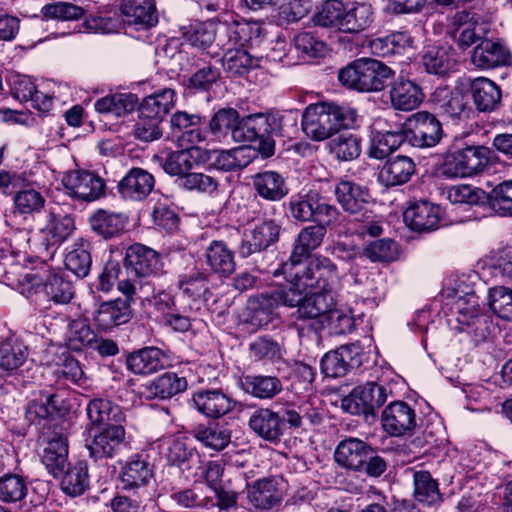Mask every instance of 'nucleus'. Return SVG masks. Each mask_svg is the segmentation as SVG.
I'll use <instances>...</instances> for the list:
<instances>
[{"label":"nucleus","mask_w":512,"mask_h":512,"mask_svg":"<svg viewBox=\"0 0 512 512\" xmlns=\"http://www.w3.org/2000/svg\"><path fill=\"white\" fill-rule=\"evenodd\" d=\"M282 273L294 277V284L311 290L306 303L300 308L303 315H322L335 305L334 287L338 282L337 266L327 257H314L292 268L282 266Z\"/></svg>","instance_id":"obj_1"},{"label":"nucleus","mask_w":512,"mask_h":512,"mask_svg":"<svg viewBox=\"0 0 512 512\" xmlns=\"http://www.w3.org/2000/svg\"><path fill=\"white\" fill-rule=\"evenodd\" d=\"M356 118V110L349 106L320 102L305 108L301 125L308 138L324 141L342 128L353 127Z\"/></svg>","instance_id":"obj_2"},{"label":"nucleus","mask_w":512,"mask_h":512,"mask_svg":"<svg viewBox=\"0 0 512 512\" xmlns=\"http://www.w3.org/2000/svg\"><path fill=\"white\" fill-rule=\"evenodd\" d=\"M393 70L379 60L359 58L338 72L339 82L360 92L381 91L392 78Z\"/></svg>","instance_id":"obj_3"},{"label":"nucleus","mask_w":512,"mask_h":512,"mask_svg":"<svg viewBox=\"0 0 512 512\" xmlns=\"http://www.w3.org/2000/svg\"><path fill=\"white\" fill-rule=\"evenodd\" d=\"M488 149L482 146H469L464 149L447 151L436 164L437 173L447 179L474 176L486 167Z\"/></svg>","instance_id":"obj_4"},{"label":"nucleus","mask_w":512,"mask_h":512,"mask_svg":"<svg viewBox=\"0 0 512 512\" xmlns=\"http://www.w3.org/2000/svg\"><path fill=\"white\" fill-rule=\"evenodd\" d=\"M125 435L121 424H111L102 429L88 428L85 446L89 457L98 462L117 456L126 447Z\"/></svg>","instance_id":"obj_5"},{"label":"nucleus","mask_w":512,"mask_h":512,"mask_svg":"<svg viewBox=\"0 0 512 512\" xmlns=\"http://www.w3.org/2000/svg\"><path fill=\"white\" fill-rule=\"evenodd\" d=\"M65 193L70 197L93 202L105 195V181L95 172L88 170H72L62 178Z\"/></svg>","instance_id":"obj_6"},{"label":"nucleus","mask_w":512,"mask_h":512,"mask_svg":"<svg viewBox=\"0 0 512 512\" xmlns=\"http://www.w3.org/2000/svg\"><path fill=\"white\" fill-rule=\"evenodd\" d=\"M405 126L408 142L414 147H433L442 138L443 130L440 121L427 111L412 114Z\"/></svg>","instance_id":"obj_7"},{"label":"nucleus","mask_w":512,"mask_h":512,"mask_svg":"<svg viewBox=\"0 0 512 512\" xmlns=\"http://www.w3.org/2000/svg\"><path fill=\"white\" fill-rule=\"evenodd\" d=\"M25 279L36 288V292H42L47 300L56 304H67L74 297V286L64 275L55 269L38 273L26 274Z\"/></svg>","instance_id":"obj_8"},{"label":"nucleus","mask_w":512,"mask_h":512,"mask_svg":"<svg viewBox=\"0 0 512 512\" xmlns=\"http://www.w3.org/2000/svg\"><path fill=\"white\" fill-rule=\"evenodd\" d=\"M281 225L274 219H266L244 233L239 246V255L247 258L254 253L266 250L278 242Z\"/></svg>","instance_id":"obj_9"},{"label":"nucleus","mask_w":512,"mask_h":512,"mask_svg":"<svg viewBox=\"0 0 512 512\" xmlns=\"http://www.w3.org/2000/svg\"><path fill=\"white\" fill-rule=\"evenodd\" d=\"M41 461L55 478L61 477L69 467L68 437L63 425L55 426L47 437V445L43 449Z\"/></svg>","instance_id":"obj_10"},{"label":"nucleus","mask_w":512,"mask_h":512,"mask_svg":"<svg viewBox=\"0 0 512 512\" xmlns=\"http://www.w3.org/2000/svg\"><path fill=\"white\" fill-rule=\"evenodd\" d=\"M447 33L460 49L465 50L486 36L488 25L476 14L462 11L453 16Z\"/></svg>","instance_id":"obj_11"},{"label":"nucleus","mask_w":512,"mask_h":512,"mask_svg":"<svg viewBox=\"0 0 512 512\" xmlns=\"http://www.w3.org/2000/svg\"><path fill=\"white\" fill-rule=\"evenodd\" d=\"M381 422L391 436H403L416 427V413L408 403L393 401L382 411Z\"/></svg>","instance_id":"obj_12"},{"label":"nucleus","mask_w":512,"mask_h":512,"mask_svg":"<svg viewBox=\"0 0 512 512\" xmlns=\"http://www.w3.org/2000/svg\"><path fill=\"white\" fill-rule=\"evenodd\" d=\"M361 364L360 347L356 344L344 345L327 352L321 359V371L327 377H342L349 369Z\"/></svg>","instance_id":"obj_13"},{"label":"nucleus","mask_w":512,"mask_h":512,"mask_svg":"<svg viewBox=\"0 0 512 512\" xmlns=\"http://www.w3.org/2000/svg\"><path fill=\"white\" fill-rule=\"evenodd\" d=\"M124 263L126 271L133 275L151 278L162 271L160 255L142 244H133L127 248Z\"/></svg>","instance_id":"obj_14"},{"label":"nucleus","mask_w":512,"mask_h":512,"mask_svg":"<svg viewBox=\"0 0 512 512\" xmlns=\"http://www.w3.org/2000/svg\"><path fill=\"white\" fill-rule=\"evenodd\" d=\"M200 122L201 117L198 114L177 111L170 118L171 134L182 147L196 146L204 140Z\"/></svg>","instance_id":"obj_15"},{"label":"nucleus","mask_w":512,"mask_h":512,"mask_svg":"<svg viewBox=\"0 0 512 512\" xmlns=\"http://www.w3.org/2000/svg\"><path fill=\"white\" fill-rule=\"evenodd\" d=\"M154 185L155 178L151 173L134 167L119 181L117 189L124 199L142 201L152 192Z\"/></svg>","instance_id":"obj_16"},{"label":"nucleus","mask_w":512,"mask_h":512,"mask_svg":"<svg viewBox=\"0 0 512 512\" xmlns=\"http://www.w3.org/2000/svg\"><path fill=\"white\" fill-rule=\"evenodd\" d=\"M334 195L342 209L351 215L364 213L370 201L368 189L348 180L335 185Z\"/></svg>","instance_id":"obj_17"},{"label":"nucleus","mask_w":512,"mask_h":512,"mask_svg":"<svg viewBox=\"0 0 512 512\" xmlns=\"http://www.w3.org/2000/svg\"><path fill=\"white\" fill-rule=\"evenodd\" d=\"M404 221L412 230L427 232L439 227L440 207L428 201L411 203L404 212Z\"/></svg>","instance_id":"obj_18"},{"label":"nucleus","mask_w":512,"mask_h":512,"mask_svg":"<svg viewBox=\"0 0 512 512\" xmlns=\"http://www.w3.org/2000/svg\"><path fill=\"white\" fill-rule=\"evenodd\" d=\"M372 447L358 438H347L342 440L334 452L335 461L343 468L352 471H362L367 460L368 454H371Z\"/></svg>","instance_id":"obj_19"},{"label":"nucleus","mask_w":512,"mask_h":512,"mask_svg":"<svg viewBox=\"0 0 512 512\" xmlns=\"http://www.w3.org/2000/svg\"><path fill=\"white\" fill-rule=\"evenodd\" d=\"M248 424L260 438L272 443L280 441L285 430L280 415L269 408H258L253 411Z\"/></svg>","instance_id":"obj_20"},{"label":"nucleus","mask_w":512,"mask_h":512,"mask_svg":"<svg viewBox=\"0 0 512 512\" xmlns=\"http://www.w3.org/2000/svg\"><path fill=\"white\" fill-rule=\"evenodd\" d=\"M132 318V309L128 301L117 298L103 302L94 313V323L102 331L128 323Z\"/></svg>","instance_id":"obj_21"},{"label":"nucleus","mask_w":512,"mask_h":512,"mask_svg":"<svg viewBox=\"0 0 512 512\" xmlns=\"http://www.w3.org/2000/svg\"><path fill=\"white\" fill-rule=\"evenodd\" d=\"M119 10L125 22L141 29L158 23L155 0H122Z\"/></svg>","instance_id":"obj_22"},{"label":"nucleus","mask_w":512,"mask_h":512,"mask_svg":"<svg viewBox=\"0 0 512 512\" xmlns=\"http://www.w3.org/2000/svg\"><path fill=\"white\" fill-rule=\"evenodd\" d=\"M127 368L136 375H149L168 365L166 354L157 347H145L127 356Z\"/></svg>","instance_id":"obj_23"},{"label":"nucleus","mask_w":512,"mask_h":512,"mask_svg":"<svg viewBox=\"0 0 512 512\" xmlns=\"http://www.w3.org/2000/svg\"><path fill=\"white\" fill-rule=\"evenodd\" d=\"M326 235L324 225H309L301 229L295 240L292 254L289 261L283 263L285 271L288 267L302 262V259L308 257L310 253L317 249L323 242Z\"/></svg>","instance_id":"obj_24"},{"label":"nucleus","mask_w":512,"mask_h":512,"mask_svg":"<svg viewBox=\"0 0 512 512\" xmlns=\"http://www.w3.org/2000/svg\"><path fill=\"white\" fill-rule=\"evenodd\" d=\"M28 347L15 336L0 341V373L4 377L15 374L27 361Z\"/></svg>","instance_id":"obj_25"},{"label":"nucleus","mask_w":512,"mask_h":512,"mask_svg":"<svg viewBox=\"0 0 512 512\" xmlns=\"http://www.w3.org/2000/svg\"><path fill=\"white\" fill-rule=\"evenodd\" d=\"M203 151L197 146H185L177 151L169 152L162 160L163 170L177 179L189 175L194 165L202 158Z\"/></svg>","instance_id":"obj_26"},{"label":"nucleus","mask_w":512,"mask_h":512,"mask_svg":"<svg viewBox=\"0 0 512 512\" xmlns=\"http://www.w3.org/2000/svg\"><path fill=\"white\" fill-rule=\"evenodd\" d=\"M192 400L196 409L209 418H220L233 408L232 400L219 389L198 391Z\"/></svg>","instance_id":"obj_27"},{"label":"nucleus","mask_w":512,"mask_h":512,"mask_svg":"<svg viewBox=\"0 0 512 512\" xmlns=\"http://www.w3.org/2000/svg\"><path fill=\"white\" fill-rule=\"evenodd\" d=\"M121 482L124 489H139L147 486L153 480V469L147 456H133L121 470Z\"/></svg>","instance_id":"obj_28"},{"label":"nucleus","mask_w":512,"mask_h":512,"mask_svg":"<svg viewBox=\"0 0 512 512\" xmlns=\"http://www.w3.org/2000/svg\"><path fill=\"white\" fill-rule=\"evenodd\" d=\"M471 60L480 69H492L508 64L510 53L500 43L483 39L473 50Z\"/></svg>","instance_id":"obj_29"},{"label":"nucleus","mask_w":512,"mask_h":512,"mask_svg":"<svg viewBox=\"0 0 512 512\" xmlns=\"http://www.w3.org/2000/svg\"><path fill=\"white\" fill-rule=\"evenodd\" d=\"M86 412L90 421L89 428L121 424L125 420L121 407L107 398L91 399L87 404Z\"/></svg>","instance_id":"obj_30"},{"label":"nucleus","mask_w":512,"mask_h":512,"mask_svg":"<svg viewBox=\"0 0 512 512\" xmlns=\"http://www.w3.org/2000/svg\"><path fill=\"white\" fill-rule=\"evenodd\" d=\"M252 184L258 196L272 202L282 200L289 191L284 177L272 170L255 174Z\"/></svg>","instance_id":"obj_31"},{"label":"nucleus","mask_w":512,"mask_h":512,"mask_svg":"<svg viewBox=\"0 0 512 512\" xmlns=\"http://www.w3.org/2000/svg\"><path fill=\"white\" fill-rule=\"evenodd\" d=\"M470 90L473 102L480 112H491L501 103V90L492 80L478 77L472 80Z\"/></svg>","instance_id":"obj_32"},{"label":"nucleus","mask_w":512,"mask_h":512,"mask_svg":"<svg viewBox=\"0 0 512 512\" xmlns=\"http://www.w3.org/2000/svg\"><path fill=\"white\" fill-rule=\"evenodd\" d=\"M228 42L242 49H253L263 39V28L258 22H233L226 27Z\"/></svg>","instance_id":"obj_33"},{"label":"nucleus","mask_w":512,"mask_h":512,"mask_svg":"<svg viewBox=\"0 0 512 512\" xmlns=\"http://www.w3.org/2000/svg\"><path fill=\"white\" fill-rule=\"evenodd\" d=\"M404 141H408V137L403 128L387 131L373 129L369 155L374 159H384L397 150Z\"/></svg>","instance_id":"obj_34"},{"label":"nucleus","mask_w":512,"mask_h":512,"mask_svg":"<svg viewBox=\"0 0 512 512\" xmlns=\"http://www.w3.org/2000/svg\"><path fill=\"white\" fill-rule=\"evenodd\" d=\"M271 135L270 112L255 113L243 117L234 131L235 142H254Z\"/></svg>","instance_id":"obj_35"},{"label":"nucleus","mask_w":512,"mask_h":512,"mask_svg":"<svg viewBox=\"0 0 512 512\" xmlns=\"http://www.w3.org/2000/svg\"><path fill=\"white\" fill-rule=\"evenodd\" d=\"M206 264L211 271L228 277L235 270L234 252L222 240H213L205 250Z\"/></svg>","instance_id":"obj_36"},{"label":"nucleus","mask_w":512,"mask_h":512,"mask_svg":"<svg viewBox=\"0 0 512 512\" xmlns=\"http://www.w3.org/2000/svg\"><path fill=\"white\" fill-rule=\"evenodd\" d=\"M277 485V481L273 478L257 480L247 488L249 502L258 509H270L277 505L282 499Z\"/></svg>","instance_id":"obj_37"},{"label":"nucleus","mask_w":512,"mask_h":512,"mask_svg":"<svg viewBox=\"0 0 512 512\" xmlns=\"http://www.w3.org/2000/svg\"><path fill=\"white\" fill-rule=\"evenodd\" d=\"M414 172L413 160L410 157L398 155L385 162L379 178L386 186H397L408 182Z\"/></svg>","instance_id":"obj_38"},{"label":"nucleus","mask_w":512,"mask_h":512,"mask_svg":"<svg viewBox=\"0 0 512 512\" xmlns=\"http://www.w3.org/2000/svg\"><path fill=\"white\" fill-rule=\"evenodd\" d=\"M175 105V91L170 88L160 90L143 99L138 108L145 119L163 121Z\"/></svg>","instance_id":"obj_39"},{"label":"nucleus","mask_w":512,"mask_h":512,"mask_svg":"<svg viewBox=\"0 0 512 512\" xmlns=\"http://www.w3.org/2000/svg\"><path fill=\"white\" fill-rule=\"evenodd\" d=\"M423 94L418 85L406 79H398L390 89V101L395 109L410 111L422 102Z\"/></svg>","instance_id":"obj_40"},{"label":"nucleus","mask_w":512,"mask_h":512,"mask_svg":"<svg viewBox=\"0 0 512 512\" xmlns=\"http://www.w3.org/2000/svg\"><path fill=\"white\" fill-rule=\"evenodd\" d=\"M127 277L119 280L118 282V290L121 292L125 299L124 301H128L129 305L131 303L136 302L137 300L151 301V296L155 291L154 284L150 277L133 275L132 272L126 271Z\"/></svg>","instance_id":"obj_41"},{"label":"nucleus","mask_w":512,"mask_h":512,"mask_svg":"<svg viewBox=\"0 0 512 512\" xmlns=\"http://www.w3.org/2000/svg\"><path fill=\"white\" fill-rule=\"evenodd\" d=\"M260 58L248 49L235 46L227 48L222 56V66L231 76H242L259 66Z\"/></svg>","instance_id":"obj_42"},{"label":"nucleus","mask_w":512,"mask_h":512,"mask_svg":"<svg viewBox=\"0 0 512 512\" xmlns=\"http://www.w3.org/2000/svg\"><path fill=\"white\" fill-rule=\"evenodd\" d=\"M290 286L282 289L275 290L271 292L273 299L276 302L277 307L279 305H284L290 308H296L294 315L296 319L306 321V320H315L318 319L320 315H303L300 312V308L304 306L306 300H308L309 295L306 293L304 287H298L294 284V277H290Z\"/></svg>","instance_id":"obj_43"},{"label":"nucleus","mask_w":512,"mask_h":512,"mask_svg":"<svg viewBox=\"0 0 512 512\" xmlns=\"http://www.w3.org/2000/svg\"><path fill=\"white\" fill-rule=\"evenodd\" d=\"M374 19L372 5L366 2L354 3L350 8L344 5L341 32L359 33L367 29Z\"/></svg>","instance_id":"obj_44"},{"label":"nucleus","mask_w":512,"mask_h":512,"mask_svg":"<svg viewBox=\"0 0 512 512\" xmlns=\"http://www.w3.org/2000/svg\"><path fill=\"white\" fill-rule=\"evenodd\" d=\"M74 229V218L71 215L50 211L41 232L51 246H58L70 237Z\"/></svg>","instance_id":"obj_45"},{"label":"nucleus","mask_w":512,"mask_h":512,"mask_svg":"<svg viewBox=\"0 0 512 512\" xmlns=\"http://www.w3.org/2000/svg\"><path fill=\"white\" fill-rule=\"evenodd\" d=\"M413 496L416 501L424 505L433 506L443 501L439 485L430 472L419 470L413 473Z\"/></svg>","instance_id":"obj_46"},{"label":"nucleus","mask_w":512,"mask_h":512,"mask_svg":"<svg viewBox=\"0 0 512 512\" xmlns=\"http://www.w3.org/2000/svg\"><path fill=\"white\" fill-rule=\"evenodd\" d=\"M253 159L252 150L241 146L230 150L214 152L211 166L220 171H236L247 167Z\"/></svg>","instance_id":"obj_47"},{"label":"nucleus","mask_w":512,"mask_h":512,"mask_svg":"<svg viewBox=\"0 0 512 512\" xmlns=\"http://www.w3.org/2000/svg\"><path fill=\"white\" fill-rule=\"evenodd\" d=\"M91 244L88 240L78 239L65 256V267L79 278L86 277L91 269Z\"/></svg>","instance_id":"obj_48"},{"label":"nucleus","mask_w":512,"mask_h":512,"mask_svg":"<svg viewBox=\"0 0 512 512\" xmlns=\"http://www.w3.org/2000/svg\"><path fill=\"white\" fill-rule=\"evenodd\" d=\"M138 103V98L132 93H115L98 99L94 108L102 114L122 117L131 113Z\"/></svg>","instance_id":"obj_49"},{"label":"nucleus","mask_w":512,"mask_h":512,"mask_svg":"<svg viewBox=\"0 0 512 512\" xmlns=\"http://www.w3.org/2000/svg\"><path fill=\"white\" fill-rule=\"evenodd\" d=\"M422 61L428 73L440 76L446 75L456 64L452 49L446 46L428 47Z\"/></svg>","instance_id":"obj_50"},{"label":"nucleus","mask_w":512,"mask_h":512,"mask_svg":"<svg viewBox=\"0 0 512 512\" xmlns=\"http://www.w3.org/2000/svg\"><path fill=\"white\" fill-rule=\"evenodd\" d=\"M191 434L205 447L220 451L228 446L231 440V432L219 424L197 425L192 428Z\"/></svg>","instance_id":"obj_51"},{"label":"nucleus","mask_w":512,"mask_h":512,"mask_svg":"<svg viewBox=\"0 0 512 512\" xmlns=\"http://www.w3.org/2000/svg\"><path fill=\"white\" fill-rule=\"evenodd\" d=\"M89 223L92 230L105 239L118 235L125 228V219L121 214L104 209L94 212Z\"/></svg>","instance_id":"obj_52"},{"label":"nucleus","mask_w":512,"mask_h":512,"mask_svg":"<svg viewBox=\"0 0 512 512\" xmlns=\"http://www.w3.org/2000/svg\"><path fill=\"white\" fill-rule=\"evenodd\" d=\"M275 308L277 305L271 293L251 297L247 302V321L255 327H263L271 322Z\"/></svg>","instance_id":"obj_53"},{"label":"nucleus","mask_w":512,"mask_h":512,"mask_svg":"<svg viewBox=\"0 0 512 512\" xmlns=\"http://www.w3.org/2000/svg\"><path fill=\"white\" fill-rule=\"evenodd\" d=\"M245 391L258 399H272L282 391L281 380L276 376L247 375L244 377Z\"/></svg>","instance_id":"obj_54"},{"label":"nucleus","mask_w":512,"mask_h":512,"mask_svg":"<svg viewBox=\"0 0 512 512\" xmlns=\"http://www.w3.org/2000/svg\"><path fill=\"white\" fill-rule=\"evenodd\" d=\"M96 338L95 332L85 319L76 318L68 320L66 344L74 351H81L92 347Z\"/></svg>","instance_id":"obj_55"},{"label":"nucleus","mask_w":512,"mask_h":512,"mask_svg":"<svg viewBox=\"0 0 512 512\" xmlns=\"http://www.w3.org/2000/svg\"><path fill=\"white\" fill-rule=\"evenodd\" d=\"M181 42L178 38H171L157 49V55L170 61L172 70L189 71L197 66L195 57H189V53L181 49Z\"/></svg>","instance_id":"obj_56"},{"label":"nucleus","mask_w":512,"mask_h":512,"mask_svg":"<svg viewBox=\"0 0 512 512\" xmlns=\"http://www.w3.org/2000/svg\"><path fill=\"white\" fill-rule=\"evenodd\" d=\"M239 113L234 108L218 110L209 122L211 133L218 139H224L230 135L234 141V131L240 124Z\"/></svg>","instance_id":"obj_57"},{"label":"nucleus","mask_w":512,"mask_h":512,"mask_svg":"<svg viewBox=\"0 0 512 512\" xmlns=\"http://www.w3.org/2000/svg\"><path fill=\"white\" fill-rule=\"evenodd\" d=\"M61 477L62 490L73 497L84 493L89 485L88 469L83 461H78L74 466L67 468Z\"/></svg>","instance_id":"obj_58"},{"label":"nucleus","mask_w":512,"mask_h":512,"mask_svg":"<svg viewBox=\"0 0 512 512\" xmlns=\"http://www.w3.org/2000/svg\"><path fill=\"white\" fill-rule=\"evenodd\" d=\"M328 147L330 153L341 161L354 160L361 153L360 139L351 133H343L331 139Z\"/></svg>","instance_id":"obj_59"},{"label":"nucleus","mask_w":512,"mask_h":512,"mask_svg":"<svg viewBox=\"0 0 512 512\" xmlns=\"http://www.w3.org/2000/svg\"><path fill=\"white\" fill-rule=\"evenodd\" d=\"M187 388L185 377H179L176 373L167 372L156 378L150 385L151 392L158 398H171Z\"/></svg>","instance_id":"obj_60"},{"label":"nucleus","mask_w":512,"mask_h":512,"mask_svg":"<svg viewBox=\"0 0 512 512\" xmlns=\"http://www.w3.org/2000/svg\"><path fill=\"white\" fill-rule=\"evenodd\" d=\"M28 492V486L22 476L5 474L0 477V501L16 503L23 500Z\"/></svg>","instance_id":"obj_61"},{"label":"nucleus","mask_w":512,"mask_h":512,"mask_svg":"<svg viewBox=\"0 0 512 512\" xmlns=\"http://www.w3.org/2000/svg\"><path fill=\"white\" fill-rule=\"evenodd\" d=\"M179 289L192 299L201 298L208 291V277L197 268L181 274L178 281Z\"/></svg>","instance_id":"obj_62"},{"label":"nucleus","mask_w":512,"mask_h":512,"mask_svg":"<svg viewBox=\"0 0 512 512\" xmlns=\"http://www.w3.org/2000/svg\"><path fill=\"white\" fill-rule=\"evenodd\" d=\"M176 184L187 191H196L208 195L216 193L220 186L216 178L197 172H191L189 175L176 179Z\"/></svg>","instance_id":"obj_63"},{"label":"nucleus","mask_w":512,"mask_h":512,"mask_svg":"<svg viewBox=\"0 0 512 512\" xmlns=\"http://www.w3.org/2000/svg\"><path fill=\"white\" fill-rule=\"evenodd\" d=\"M492 209L501 216H512V180L496 185L488 195Z\"/></svg>","instance_id":"obj_64"}]
</instances>
